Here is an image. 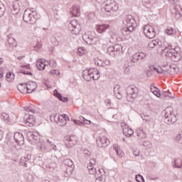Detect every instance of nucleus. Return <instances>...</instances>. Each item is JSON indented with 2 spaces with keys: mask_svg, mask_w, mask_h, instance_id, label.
I'll list each match as a JSON object with an SVG mask.
<instances>
[{
  "mask_svg": "<svg viewBox=\"0 0 182 182\" xmlns=\"http://www.w3.org/2000/svg\"><path fill=\"white\" fill-rule=\"evenodd\" d=\"M136 180L137 182H144V178L141 175H136Z\"/></svg>",
  "mask_w": 182,
  "mask_h": 182,
  "instance_id": "8fccbe9b",
  "label": "nucleus"
},
{
  "mask_svg": "<svg viewBox=\"0 0 182 182\" xmlns=\"http://www.w3.org/2000/svg\"><path fill=\"white\" fill-rule=\"evenodd\" d=\"M87 50L85 47H80L77 50V55H80V56H82V55H85V53H87Z\"/></svg>",
  "mask_w": 182,
  "mask_h": 182,
  "instance_id": "ea45409f",
  "label": "nucleus"
},
{
  "mask_svg": "<svg viewBox=\"0 0 182 182\" xmlns=\"http://www.w3.org/2000/svg\"><path fill=\"white\" fill-rule=\"evenodd\" d=\"M95 29L98 33H105L107 29H109V33L111 38L114 36V31L110 28V25L109 24H97L95 26Z\"/></svg>",
  "mask_w": 182,
  "mask_h": 182,
  "instance_id": "6e6552de",
  "label": "nucleus"
},
{
  "mask_svg": "<svg viewBox=\"0 0 182 182\" xmlns=\"http://www.w3.org/2000/svg\"><path fill=\"white\" fill-rule=\"evenodd\" d=\"M4 14H5V9L2 6H0V18L1 16H4Z\"/></svg>",
  "mask_w": 182,
  "mask_h": 182,
  "instance_id": "0e129e2a",
  "label": "nucleus"
},
{
  "mask_svg": "<svg viewBox=\"0 0 182 182\" xmlns=\"http://www.w3.org/2000/svg\"><path fill=\"white\" fill-rule=\"evenodd\" d=\"M124 23L125 27L122 28L121 32L124 36L130 35V33L134 32L136 28H137V22H136V19H134V17L132 15H128L125 17Z\"/></svg>",
  "mask_w": 182,
  "mask_h": 182,
  "instance_id": "f03ea898",
  "label": "nucleus"
},
{
  "mask_svg": "<svg viewBox=\"0 0 182 182\" xmlns=\"http://www.w3.org/2000/svg\"><path fill=\"white\" fill-rule=\"evenodd\" d=\"M124 75H129L130 73V67L126 66L124 68Z\"/></svg>",
  "mask_w": 182,
  "mask_h": 182,
  "instance_id": "864d4df0",
  "label": "nucleus"
},
{
  "mask_svg": "<svg viewBox=\"0 0 182 182\" xmlns=\"http://www.w3.org/2000/svg\"><path fill=\"white\" fill-rule=\"evenodd\" d=\"M150 89L151 92H153L156 97H161V94L160 93V90L159 88L156 87L154 85H151Z\"/></svg>",
  "mask_w": 182,
  "mask_h": 182,
  "instance_id": "cd10ccee",
  "label": "nucleus"
},
{
  "mask_svg": "<svg viewBox=\"0 0 182 182\" xmlns=\"http://www.w3.org/2000/svg\"><path fill=\"white\" fill-rule=\"evenodd\" d=\"M46 61L43 60H38L36 66L38 70H45V67L47 66Z\"/></svg>",
  "mask_w": 182,
  "mask_h": 182,
  "instance_id": "393cba45",
  "label": "nucleus"
},
{
  "mask_svg": "<svg viewBox=\"0 0 182 182\" xmlns=\"http://www.w3.org/2000/svg\"><path fill=\"white\" fill-rule=\"evenodd\" d=\"M4 70H5V68H0V77L4 76Z\"/></svg>",
  "mask_w": 182,
  "mask_h": 182,
  "instance_id": "338daca9",
  "label": "nucleus"
},
{
  "mask_svg": "<svg viewBox=\"0 0 182 182\" xmlns=\"http://www.w3.org/2000/svg\"><path fill=\"white\" fill-rule=\"evenodd\" d=\"M82 77L87 82H90L92 79L93 80H97L99 77H100V74L99 73V70L96 68H91L89 70H85L82 72Z\"/></svg>",
  "mask_w": 182,
  "mask_h": 182,
  "instance_id": "7ed1b4c3",
  "label": "nucleus"
},
{
  "mask_svg": "<svg viewBox=\"0 0 182 182\" xmlns=\"http://www.w3.org/2000/svg\"><path fill=\"white\" fill-rule=\"evenodd\" d=\"M122 45L116 44L114 46H110L107 49V53L110 56H113V58H116L117 55L120 53V50H122Z\"/></svg>",
  "mask_w": 182,
  "mask_h": 182,
  "instance_id": "ddd939ff",
  "label": "nucleus"
},
{
  "mask_svg": "<svg viewBox=\"0 0 182 182\" xmlns=\"http://www.w3.org/2000/svg\"><path fill=\"white\" fill-rule=\"evenodd\" d=\"M9 8L11 9V12L15 15L19 12L21 6L19 5V1H11L7 3Z\"/></svg>",
  "mask_w": 182,
  "mask_h": 182,
  "instance_id": "4468645a",
  "label": "nucleus"
},
{
  "mask_svg": "<svg viewBox=\"0 0 182 182\" xmlns=\"http://www.w3.org/2000/svg\"><path fill=\"white\" fill-rule=\"evenodd\" d=\"M54 120L59 126H66L68 124V120L69 121L70 119L69 117L65 114H63L61 115H54Z\"/></svg>",
  "mask_w": 182,
  "mask_h": 182,
  "instance_id": "1a4fd4ad",
  "label": "nucleus"
},
{
  "mask_svg": "<svg viewBox=\"0 0 182 182\" xmlns=\"http://www.w3.org/2000/svg\"><path fill=\"white\" fill-rule=\"evenodd\" d=\"M71 15H73V16H80V7H79V6L77 5H74L70 11Z\"/></svg>",
  "mask_w": 182,
  "mask_h": 182,
  "instance_id": "4be33fe9",
  "label": "nucleus"
},
{
  "mask_svg": "<svg viewBox=\"0 0 182 182\" xmlns=\"http://www.w3.org/2000/svg\"><path fill=\"white\" fill-rule=\"evenodd\" d=\"M18 89L21 93H28V89H26V84H19Z\"/></svg>",
  "mask_w": 182,
  "mask_h": 182,
  "instance_id": "72a5a7b5",
  "label": "nucleus"
},
{
  "mask_svg": "<svg viewBox=\"0 0 182 182\" xmlns=\"http://www.w3.org/2000/svg\"><path fill=\"white\" fill-rule=\"evenodd\" d=\"M24 110H26V112H28V113H35V110L32 109V108L29 107H25Z\"/></svg>",
  "mask_w": 182,
  "mask_h": 182,
  "instance_id": "5fc2aeb1",
  "label": "nucleus"
},
{
  "mask_svg": "<svg viewBox=\"0 0 182 182\" xmlns=\"http://www.w3.org/2000/svg\"><path fill=\"white\" fill-rule=\"evenodd\" d=\"M84 154H85V157H89L90 156V151H84Z\"/></svg>",
  "mask_w": 182,
  "mask_h": 182,
  "instance_id": "774afa93",
  "label": "nucleus"
},
{
  "mask_svg": "<svg viewBox=\"0 0 182 182\" xmlns=\"http://www.w3.org/2000/svg\"><path fill=\"white\" fill-rule=\"evenodd\" d=\"M31 137H32V139H33V140H36V141H38V140H39V137H38V136L35 135V134H32Z\"/></svg>",
  "mask_w": 182,
  "mask_h": 182,
  "instance_id": "69168bd1",
  "label": "nucleus"
},
{
  "mask_svg": "<svg viewBox=\"0 0 182 182\" xmlns=\"http://www.w3.org/2000/svg\"><path fill=\"white\" fill-rule=\"evenodd\" d=\"M53 96H55V97H58V99L61 102H68V97H63L62 95H60V93L58 92V90H55L53 91Z\"/></svg>",
  "mask_w": 182,
  "mask_h": 182,
  "instance_id": "bb28decb",
  "label": "nucleus"
},
{
  "mask_svg": "<svg viewBox=\"0 0 182 182\" xmlns=\"http://www.w3.org/2000/svg\"><path fill=\"white\" fill-rule=\"evenodd\" d=\"M26 87L27 89V93H32L38 87V84L36 82L30 81L26 84Z\"/></svg>",
  "mask_w": 182,
  "mask_h": 182,
  "instance_id": "aec40b11",
  "label": "nucleus"
},
{
  "mask_svg": "<svg viewBox=\"0 0 182 182\" xmlns=\"http://www.w3.org/2000/svg\"><path fill=\"white\" fill-rule=\"evenodd\" d=\"M46 63H48L50 68H56V61L53 59H51L49 61H46Z\"/></svg>",
  "mask_w": 182,
  "mask_h": 182,
  "instance_id": "a19ab883",
  "label": "nucleus"
},
{
  "mask_svg": "<svg viewBox=\"0 0 182 182\" xmlns=\"http://www.w3.org/2000/svg\"><path fill=\"white\" fill-rule=\"evenodd\" d=\"M156 72L159 74H164L166 73V70H161V68H156Z\"/></svg>",
  "mask_w": 182,
  "mask_h": 182,
  "instance_id": "e2e57ef3",
  "label": "nucleus"
},
{
  "mask_svg": "<svg viewBox=\"0 0 182 182\" xmlns=\"http://www.w3.org/2000/svg\"><path fill=\"white\" fill-rule=\"evenodd\" d=\"M68 29L72 35H79L82 31V27L77 20H72L68 25Z\"/></svg>",
  "mask_w": 182,
  "mask_h": 182,
  "instance_id": "423d86ee",
  "label": "nucleus"
},
{
  "mask_svg": "<svg viewBox=\"0 0 182 182\" xmlns=\"http://www.w3.org/2000/svg\"><path fill=\"white\" fill-rule=\"evenodd\" d=\"M114 149L115 150L116 154L118 157H119L120 159H122V157H124V153L123 152V151H122V149H120L119 146H114Z\"/></svg>",
  "mask_w": 182,
  "mask_h": 182,
  "instance_id": "7c9ffc66",
  "label": "nucleus"
},
{
  "mask_svg": "<svg viewBox=\"0 0 182 182\" xmlns=\"http://www.w3.org/2000/svg\"><path fill=\"white\" fill-rule=\"evenodd\" d=\"M174 50L175 52L173 53L172 57L171 59H172L173 62H178V60H181V51L178 48H174Z\"/></svg>",
  "mask_w": 182,
  "mask_h": 182,
  "instance_id": "a211bd4d",
  "label": "nucleus"
},
{
  "mask_svg": "<svg viewBox=\"0 0 182 182\" xmlns=\"http://www.w3.org/2000/svg\"><path fill=\"white\" fill-rule=\"evenodd\" d=\"M173 14V15H175V17L176 18V19H180V17L181 15V14H180V11L175 9Z\"/></svg>",
  "mask_w": 182,
  "mask_h": 182,
  "instance_id": "3c124183",
  "label": "nucleus"
},
{
  "mask_svg": "<svg viewBox=\"0 0 182 182\" xmlns=\"http://www.w3.org/2000/svg\"><path fill=\"white\" fill-rule=\"evenodd\" d=\"M162 114L164 115V122L166 124H173L177 122V117H176V114L173 113V107H168L165 109L163 111Z\"/></svg>",
  "mask_w": 182,
  "mask_h": 182,
  "instance_id": "20e7f679",
  "label": "nucleus"
},
{
  "mask_svg": "<svg viewBox=\"0 0 182 182\" xmlns=\"http://www.w3.org/2000/svg\"><path fill=\"white\" fill-rule=\"evenodd\" d=\"M21 68H23V70H21V73H23V75H30L32 76V73L29 71V69H31V66L29 65H22ZM25 69H27V71Z\"/></svg>",
  "mask_w": 182,
  "mask_h": 182,
  "instance_id": "2f4dec72",
  "label": "nucleus"
},
{
  "mask_svg": "<svg viewBox=\"0 0 182 182\" xmlns=\"http://www.w3.org/2000/svg\"><path fill=\"white\" fill-rule=\"evenodd\" d=\"M172 167H174V168H181L182 160L180 159H176L173 162H172Z\"/></svg>",
  "mask_w": 182,
  "mask_h": 182,
  "instance_id": "c85d7f7f",
  "label": "nucleus"
},
{
  "mask_svg": "<svg viewBox=\"0 0 182 182\" xmlns=\"http://www.w3.org/2000/svg\"><path fill=\"white\" fill-rule=\"evenodd\" d=\"M139 93V89L136 87H131L128 92L127 98L128 102H134V100L137 98V94Z\"/></svg>",
  "mask_w": 182,
  "mask_h": 182,
  "instance_id": "9b49d317",
  "label": "nucleus"
},
{
  "mask_svg": "<svg viewBox=\"0 0 182 182\" xmlns=\"http://www.w3.org/2000/svg\"><path fill=\"white\" fill-rule=\"evenodd\" d=\"M31 159V155L27 154L26 156H23L21 158L20 164L23 167H28V163H26Z\"/></svg>",
  "mask_w": 182,
  "mask_h": 182,
  "instance_id": "a878e982",
  "label": "nucleus"
},
{
  "mask_svg": "<svg viewBox=\"0 0 182 182\" xmlns=\"http://www.w3.org/2000/svg\"><path fill=\"white\" fill-rule=\"evenodd\" d=\"M95 65H97L98 66H103V60H102L99 58L95 59Z\"/></svg>",
  "mask_w": 182,
  "mask_h": 182,
  "instance_id": "49530a36",
  "label": "nucleus"
},
{
  "mask_svg": "<svg viewBox=\"0 0 182 182\" xmlns=\"http://www.w3.org/2000/svg\"><path fill=\"white\" fill-rule=\"evenodd\" d=\"M64 164L68 167H73V161L70 159L64 160Z\"/></svg>",
  "mask_w": 182,
  "mask_h": 182,
  "instance_id": "79ce46f5",
  "label": "nucleus"
},
{
  "mask_svg": "<svg viewBox=\"0 0 182 182\" xmlns=\"http://www.w3.org/2000/svg\"><path fill=\"white\" fill-rule=\"evenodd\" d=\"M7 41L11 46H16V41L12 37V36H9Z\"/></svg>",
  "mask_w": 182,
  "mask_h": 182,
  "instance_id": "e433bc0d",
  "label": "nucleus"
},
{
  "mask_svg": "<svg viewBox=\"0 0 182 182\" xmlns=\"http://www.w3.org/2000/svg\"><path fill=\"white\" fill-rule=\"evenodd\" d=\"M119 10V4L114 0H107L102 9L105 12H116Z\"/></svg>",
  "mask_w": 182,
  "mask_h": 182,
  "instance_id": "39448f33",
  "label": "nucleus"
},
{
  "mask_svg": "<svg viewBox=\"0 0 182 182\" xmlns=\"http://www.w3.org/2000/svg\"><path fill=\"white\" fill-rule=\"evenodd\" d=\"M136 136L137 137H139V139H146V137H147V136L146 135V132H144V131L138 129L136 130Z\"/></svg>",
  "mask_w": 182,
  "mask_h": 182,
  "instance_id": "473e14b6",
  "label": "nucleus"
},
{
  "mask_svg": "<svg viewBox=\"0 0 182 182\" xmlns=\"http://www.w3.org/2000/svg\"><path fill=\"white\" fill-rule=\"evenodd\" d=\"M144 33L149 38V39H153L156 36V31H154V27L151 25H146L144 26Z\"/></svg>",
  "mask_w": 182,
  "mask_h": 182,
  "instance_id": "9d476101",
  "label": "nucleus"
},
{
  "mask_svg": "<svg viewBox=\"0 0 182 182\" xmlns=\"http://www.w3.org/2000/svg\"><path fill=\"white\" fill-rule=\"evenodd\" d=\"M166 72L171 75H174L178 72V68L177 65H172L169 66V69Z\"/></svg>",
  "mask_w": 182,
  "mask_h": 182,
  "instance_id": "c756f323",
  "label": "nucleus"
},
{
  "mask_svg": "<svg viewBox=\"0 0 182 182\" xmlns=\"http://www.w3.org/2000/svg\"><path fill=\"white\" fill-rule=\"evenodd\" d=\"M181 139H182V134H181V132L179 133V134H178L176 136V137H175V140H176V141H180V140H181Z\"/></svg>",
  "mask_w": 182,
  "mask_h": 182,
  "instance_id": "13d9d810",
  "label": "nucleus"
},
{
  "mask_svg": "<svg viewBox=\"0 0 182 182\" xmlns=\"http://www.w3.org/2000/svg\"><path fill=\"white\" fill-rule=\"evenodd\" d=\"M14 79H15V74L9 73L6 75V80L7 82H14Z\"/></svg>",
  "mask_w": 182,
  "mask_h": 182,
  "instance_id": "f704fd0d",
  "label": "nucleus"
},
{
  "mask_svg": "<svg viewBox=\"0 0 182 182\" xmlns=\"http://www.w3.org/2000/svg\"><path fill=\"white\" fill-rule=\"evenodd\" d=\"M95 13H90L87 16V18L90 21H92L95 18Z\"/></svg>",
  "mask_w": 182,
  "mask_h": 182,
  "instance_id": "052dcab7",
  "label": "nucleus"
},
{
  "mask_svg": "<svg viewBox=\"0 0 182 182\" xmlns=\"http://www.w3.org/2000/svg\"><path fill=\"white\" fill-rule=\"evenodd\" d=\"M72 173H73V167H68L65 171L64 176L65 177H70V176H72Z\"/></svg>",
  "mask_w": 182,
  "mask_h": 182,
  "instance_id": "c9c22d12",
  "label": "nucleus"
},
{
  "mask_svg": "<svg viewBox=\"0 0 182 182\" xmlns=\"http://www.w3.org/2000/svg\"><path fill=\"white\" fill-rule=\"evenodd\" d=\"M14 140L19 146H22L25 143L23 135L19 132H16L14 134Z\"/></svg>",
  "mask_w": 182,
  "mask_h": 182,
  "instance_id": "6ab92c4d",
  "label": "nucleus"
},
{
  "mask_svg": "<svg viewBox=\"0 0 182 182\" xmlns=\"http://www.w3.org/2000/svg\"><path fill=\"white\" fill-rule=\"evenodd\" d=\"M96 166V159H91L87 166L88 171L90 174L95 176V182H105L106 176H105V170L99 169L96 170L95 167Z\"/></svg>",
  "mask_w": 182,
  "mask_h": 182,
  "instance_id": "f257e3e1",
  "label": "nucleus"
},
{
  "mask_svg": "<svg viewBox=\"0 0 182 182\" xmlns=\"http://www.w3.org/2000/svg\"><path fill=\"white\" fill-rule=\"evenodd\" d=\"M132 153L135 157L140 156V150H139L137 148H134L132 151Z\"/></svg>",
  "mask_w": 182,
  "mask_h": 182,
  "instance_id": "de8ad7c7",
  "label": "nucleus"
},
{
  "mask_svg": "<svg viewBox=\"0 0 182 182\" xmlns=\"http://www.w3.org/2000/svg\"><path fill=\"white\" fill-rule=\"evenodd\" d=\"M102 66L105 67V66H110V60H103V63H102Z\"/></svg>",
  "mask_w": 182,
  "mask_h": 182,
  "instance_id": "4d7b16f0",
  "label": "nucleus"
},
{
  "mask_svg": "<svg viewBox=\"0 0 182 182\" xmlns=\"http://www.w3.org/2000/svg\"><path fill=\"white\" fill-rule=\"evenodd\" d=\"M164 51V53L165 55H166L168 58H172L173 53L176 52V50L174 48H170L169 47H166L165 49L162 50Z\"/></svg>",
  "mask_w": 182,
  "mask_h": 182,
  "instance_id": "b1692460",
  "label": "nucleus"
},
{
  "mask_svg": "<svg viewBox=\"0 0 182 182\" xmlns=\"http://www.w3.org/2000/svg\"><path fill=\"white\" fill-rule=\"evenodd\" d=\"M82 39L83 41H85V42H86V43H90V45L93 43H96V42H97V38L96 37L92 38V37L87 36V35H83Z\"/></svg>",
  "mask_w": 182,
  "mask_h": 182,
  "instance_id": "5701e85b",
  "label": "nucleus"
},
{
  "mask_svg": "<svg viewBox=\"0 0 182 182\" xmlns=\"http://www.w3.org/2000/svg\"><path fill=\"white\" fill-rule=\"evenodd\" d=\"M143 145L145 146V147H148L149 149H150V147H151V142L149 141H144L143 143Z\"/></svg>",
  "mask_w": 182,
  "mask_h": 182,
  "instance_id": "6e6d98bb",
  "label": "nucleus"
},
{
  "mask_svg": "<svg viewBox=\"0 0 182 182\" xmlns=\"http://www.w3.org/2000/svg\"><path fill=\"white\" fill-rule=\"evenodd\" d=\"M36 161L38 166H43V159H42V157L38 156L36 159Z\"/></svg>",
  "mask_w": 182,
  "mask_h": 182,
  "instance_id": "c03bdc74",
  "label": "nucleus"
},
{
  "mask_svg": "<svg viewBox=\"0 0 182 182\" xmlns=\"http://www.w3.org/2000/svg\"><path fill=\"white\" fill-rule=\"evenodd\" d=\"M122 126L124 136H126L127 137H130L132 134H134V131L129 128V126H127L124 123L122 124Z\"/></svg>",
  "mask_w": 182,
  "mask_h": 182,
  "instance_id": "f3484780",
  "label": "nucleus"
},
{
  "mask_svg": "<svg viewBox=\"0 0 182 182\" xmlns=\"http://www.w3.org/2000/svg\"><path fill=\"white\" fill-rule=\"evenodd\" d=\"M50 75H52L53 76H59V75H60V72L59 70H51L50 71Z\"/></svg>",
  "mask_w": 182,
  "mask_h": 182,
  "instance_id": "37998d69",
  "label": "nucleus"
},
{
  "mask_svg": "<svg viewBox=\"0 0 182 182\" xmlns=\"http://www.w3.org/2000/svg\"><path fill=\"white\" fill-rule=\"evenodd\" d=\"M65 139L66 140V141H73V136H67L65 137Z\"/></svg>",
  "mask_w": 182,
  "mask_h": 182,
  "instance_id": "680f3d73",
  "label": "nucleus"
},
{
  "mask_svg": "<svg viewBox=\"0 0 182 182\" xmlns=\"http://www.w3.org/2000/svg\"><path fill=\"white\" fill-rule=\"evenodd\" d=\"M36 14L35 11L27 9L23 16L24 22L27 23H35V22H36V18H35Z\"/></svg>",
  "mask_w": 182,
  "mask_h": 182,
  "instance_id": "0eeeda50",
  "label": "nucleus"
},
{
  "mask_svg": "<svg viewBox=\"0 0 182 182\" xmlns=\"http://www.w3.org/2000/svg\"><path fill=\"white\" fill-rule=\"evenodd\" d=\"M97 144L98 147H107L110 144V140H109L106 136H100L97 139Z\"/></svg>",
  "mask_w": 182,
  "mask_h": 182,
  "instance_id": "dca6fc26",
  "label": "nucleus"
},
{
  "mask_svg": "<svg viewBox=\"0 0 182 182\" xmlns=\"http://www.w3.org/2000/svg\"><path fill=\"white\" fill-rule=\"evenodd\" d=\"M141 119H142V120L146 122L147 123H149V122H151V117H150V116H149V115L141 116Z\"/></svg>",
  "mask_w": 182,
  "mask_h": 182,
  "instance_id": "a18cd8bd",
  "label": "nucleus"
},
{
  "mask_svg": "<svg viewBox=\"0 0 182 182\" xmlns=\"http://www.w3.org/2000/svg\"><path fill=\"white\" fill-rule=\"evenodd\" d=\"M36 123V119L31 114H26L24 116V124L28 127H33Z\"/></svg>",
  "mask_w": 182,
  "mask_h": 182,
  "instance_id": "2eb2a0df",
  "label": "nucleus"
},
{
  "mask_svg": "<svg viewBox=\"0 0 182 182\" xmlns=\"http://www.w3.org/2000/svg\"><path fill=\"white\" fill-rule=\"evenodd\" d=\"M157 45H159V41L153 40L152 41L149 43L148 46L151 49H153V48H156V46H157Z\"/></svg>",
  "mask_w": 182,
  "mask_h": 182,
  "instance_id": "4c0bfd02",
  "label": "nucleus"
},
{
  "mask_svg": "<svg viewBox=\"0 0 182 182\" xmlns=\"http://www.w3.org/2000/svg\"><path fill=\"white\" fill-rule=\"evenodd\" d=\"M176 33H177V31H176V29L173 28H168L166 30V35H176Z\"/></svg>",
  "mask_w": 182,
  "mask_h": 182,
  "instance_id": "58836bf2",
  "label": "nucleus"
},
{
  "mask_svg": "<svg viewBox=\"0 0 182 182\" xmlns=\"http://www.w3.org/2000/svg\"><path fill=\"white\" fill-rule=\"evenodd\" d=\"M41 151H46V146L45 144H41L38 146Z\"/></svg>",
  "mask_w": 182,
  "mask_h": 182,
  "instance_id": "603ef678",
  "label": "nucleus"
},
{
  "mask_svg": "<svg viewBox=\"0 0 182 182\" xmlns=\"http://www.w3.org/2000/svg\"><path fill=\"white\" fill-rule=\"evenodd\" d=\"M162 95H163V96H164V97H171V99L174 98L173 96L169 95L168 92H167V91H164Z\"/></svg>",
  "mask_w": 182,
  "mask_h": 182,
  "instance_id": "bf43d9fd",
  "label": "nucleus"
},
{
  "mask_svg": "<svg viewBox=\"0 0 182 182\" xmlns=\"http://www.w3.org/2000/svg\"><path fill=\"white\" fill-rule=\"evenodd\" d=\"M146 58H147V53L143 51L137 52L131 57V62L132 63H137L139 60H143Z\"/></svg>",
  "mask_w": 182,
  "mask_h": 182,
  "instance_id": "f8f14e48",
  "label": "nucleus"
},
{
  "mask_svg": "<svg viewBox=\"0 0 182 182\" xmlns=\"http://www.w3.org/2000/svg\"><path fill=\"white\" fill-rule=\"evenodd\" d=\"M1 117L3 120H5L6 122H8V120H9V115L6 113H2Z\"/></svg>",
  "mask_w": 182,
  "mask_h": 182,
  "instance_id": "09e8293b",
  "label": "nucleus"
},
{
  "mask_svg": "<svg viewBox=\"0 0 182 182\" xmlns=\"http://www.w3.org/2000/svg\"><path fill=\"white\" fill-rule=\"evenodd\" d=\"M114 93L117 99H119V100L123 97V91L122 90L120 85H115L114 87Z\"/></svg>",
  "mask_w": 182,
  "mask_h": 182,
  "instance_id": "412c9836",
  "label": "nucleus"
}]
</instances>
